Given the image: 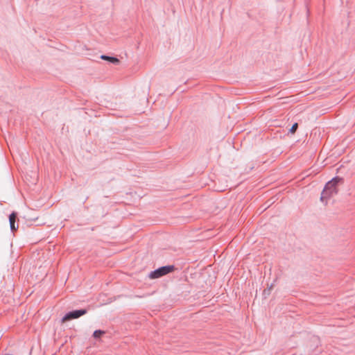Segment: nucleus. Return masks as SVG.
<instances>
[{"label": "nucleus", "instance_id": "1", "mask_svg": "<svg viewBox=\"0 0 355 355\" xmlns=\"http://www.w3.org/2000/svg\"><path fill=\"white\" fill-rule=\"evenodd\" d=\"M175 270L174 265H167L161 266L148 274V277L151 279L160 278L166 275H168Z\"/></svg>", "mask_w": 355, "mask_h": 355}, {"label": "nucleus", "instance_id": "2", "mask_svg": "<svg viewBox=\"0 0 355 355\" xmlns=\"http://www.w3.org/2000/svg\"><path fill=\"white\" fill-rule=\"evenodd\" d=\"M87 313V309H81L72 310L65 313V315L62 318L61 322L62 323L66 322L67 321H70L74 319H78L80 317L84 315Z\"/></svg>", "mask_w": 355, "mask_h": 355}, {"label": "nucleus", "instance_id": "3", "mask_svg": "<svg viewBox=\"0 0 355 355\" xmlns=\"http://www.w3.org/2000/svg\"><path fill=\"white\" fill-rule=\"evenodd\" d=\"M338 190L335 184L328 186V182L326 183L323 191L321 193L320 200L323 201L324 198H331L337 194Z\"/></svg>", "mask_w": 355, "mask_h": 355}, {"label": "nucleus", "instance_id": "4", "mask_svg": "<svg viewBox=\"0 0 355 355\" xmlns=\"http://www.w3.org/2000/svg\"><path fill=\"white\" fill-rule=\"evenodd\" d=\"M17 214L15 212H12L9 215V223L10 230L14 232L18 228V223H17Z\"/></svg>", "mask_w": 355, "mask_h": 355}, {"label": "nucleus", "instance_id": "5", "mask_svg": "<svg viewBox=\"0 0 355 355\" xmlns=\"http://www.w3.org/2000/svg\"><path fill=\"white\" fill-rule=\"evenodd\" d=\"M100 58L103 60L108 61L110 63H112L114 64H119L120 62V60L116 58L114 56H110L107 55H101Z\"/></svg>", "mask_w": 355, "mask_h": 355}, {"label": "nucleus", "instance_id": "6", "mask_svg": "<svg viewBox=\"0 0 355 355\" xmlns=\"http://www.w3.org/2000/svg\"><path fill=\"white\" fill-rule=\"evenodd\" d=\"M343 181H344V180L343 178H340L339 176H336L328 182V186L335 184V186L337 187V185L339 183L343 182Z\"/></svg>", "mask_w": 355, "mask_h": 355}, {"label": "nucleus", "instance_id": "7", "mask_svg": "<svg viewBox=\"0 0 355 355\" xmlns=\"http://www.w3.org/2000/svg\"><path fill=\"white\" fill-rule=\"evenodd\" d=\"M105 334V331L101 329L95 330L93 333V337L96 339L100 338L101 336Z\"/></svg>", "mask_w": 355, "mask_h": 355}, {"label": "nucleus", "instance_id": "8", "mask_svg": "<svg viewBox=\"0 0 355 355\" xmlns=\"http://www.w3.org/2000/svg\"><path fill=\"white\" fill-rule=\"evenodd\" d=\"M297 128H298V123H294L293 124V125L291 126V128L289 129V132L292 133V134L295 133L296 132Z\"/></svg>", "mask_w": 355, "mask_h": 355}, {"label": "nucleus", "instance_id": "9", "mask_svg": "<svg viewBox=\"0 0 355 355\" xmlns=\"http://www.w3.org/2000/svg\"><path fill=\"white\" fill-rule=\"evenodd\" d=\"M272 288V284L270 285V286L266 289H265L263 292V295L265 297H266L268 295L270 294V290Z\"/></svg>", "mask_w": 355, "mask_h": 355}]
</instances>
